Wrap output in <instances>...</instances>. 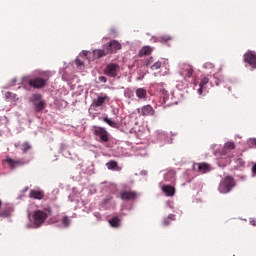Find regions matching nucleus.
I'll return each instance as SVG.
<instances>
[{
    "instance_id": "1",
    "label": "nucleus",
    "mask_w": 256,
    "mask_h": 256,
    "mask_svg": "<svg viewBox=\"0 0 256 256\" xmlns=\"http://www.w3.org/2000/svg\"><path fill=\"white\" fill-rule=\"evenodd\" d=\"M51 217V209L49 207H46L42 210H36L33 213V229H39L41 225L47 221V218Z\"/></svg>"
},
{
    "instance_id": "2",
    "label": "nucleus",
    "mask_w": 256,
    "mask_h": 256,
    "mask_svg": "<svg viewBox=\"0 0 256 256\" xmlns=\"http://www.w3.org/2000/svg\"><path fill=\"white\" fill-rule=\"evenodd\" d=\"M235 187V180L231 176L225 177L219 184V193H230V191Z\"/></svg>"
},
{
    "instance_id": "3",
    "label": "nucleus",
    "mask_w": 256,
    "mask_h": 256,
    "mask_svg": "<svg viewBox=\"0 0 256 256\" xmlns=\"http://www.w3.org/2000/svg\"><path fill=\"white\" fill-rule=\"evenodd\" d=\"M193 73H195V68H193V65L189 63L179 64V75H181L185 81L192 79Z\"/></svg>"
},
{
    "instance_id": "4",
    "label": "nucleus",
    "mask_w": 256,
    "mask_h": 256,
    "mask_svg": "<svg viewBox=\"0 0 256 256\" xmlns=\"http://www.w3.org/2000/svg\"><path fill=\"white\" fill-rule=\"evenodd\" d=\"M109 101H111V97H109L107 94H100L96 99L92 101L90 109L95 111L96 109H99V107H103L105 103H109Z\"/></svg>"
},
{
    "instance_id": "5",
    "label": "nucleus",
    "mask_w": 256,
    "mask_h": 256,
    "mask_svg": "<svg viewBox=\"0 0 256 256\" xmlns=\"http://www.w3.org/2000/svg\"><path fill=\"white\" fill-rule=\"evenodd\" d=\"M31 102L34 105L36 113H40V111H43L45 109L46 102L45 100H43V96H41V94H33Z\"/></svg>"
},
{
    "instance_id": "6",
    "label": "nucleus",
    "mask_w": 256,
    "mask_h": 256,
    "mask_svg": "<svg viewBox=\"0 0 256 256\" xmlns=\"http://www.w3.org/2000/svg\"><path fill=\"white\" fill-rule=\"evenodd\" d=\"M94 136L101 141V143H108L109 141V132L103 127H94L93 130Z\"/></svg>"
},
{
    "instance_id": "7",
    "label": "nucleus",
    "mask_w": 256,
    "mask_h": 256,
    "mask_svg": "<svg viewBox=\"0 0 256 256\" xmlns=\"http://www.w3.org/2000/svg\"><path fill=\"white\" fill-rule=\"evenodd\" d=\"M244 62L252 69H256V52L248 50L243 56Z\"/></svg>"
},
{
    "instance_id": "8",
    "label": "nucleus",
    "mask_w": 256,
    "mask_h": 256,
    "mask_svg": "<svg viewBox=\"0 0 256 256\" xmlns=\"http://www.w3.org/2000/svg\"><path fill=\"white\" fill-rule=\"evenodd\" d=\"M104 49L107 51L108 55L111 53H116L121 50V43L117 40H111L110 42L104 44Z\"/></svg>"
},
{
    "instance_id": "9",
    "label": "nucleus",
    "mask_w": 256,
    "mask_h": 256,
    "mask_svg": "<svg viewBox=\"0 0 256 256\" xmlns=\"http://www.w3.org/2000/svg\"><path fill=\"white\" fill-rule=\"evenodd\" d=\"M162 99L166 107H171V105H177L175 96L173 94H169V92L165 89H162Z\"/></svg>"
},
{
    "instance_id": "10",
    "label": "nucleus",
    "mask_w": 256,
    "mask_h": 256,
    "mask_svg": "<svg viewBox=\"0 0 256 256\" xmlns=\"http://www.w3.org/2000/svg\"><path fill=\"white\" fill-rule=\"evenodd\" d=\"M137 113L142 115V117H153V115H155V109H153V106L148 104L137 108Z\"/></svg>"
},
{
    "instance_id": "11",
    "label": "nucleus",
    "mask_w": 256,
    "mask_h": 256,
    "mask_svg": "<svg viewBox=\"0 0 256 256\" xmlns=\"http://www.w3.org/2000/svg\"><path fill=\"white\" fill-rule=\"evenodd\" d=\"M193 170L197 171L200 175H205V173H209L211 171V165L202 162V163H194Z\"/></svg>"
},
{
    "instance_id": "12",
    "label": "nucleus",
    "mask_w": 256,
    "mask_h": 256,
    "mask_svg": "<svg viewBox=\"0 0 256 256\" xmlns=\"http://www.w3.org/2000/svg\"><path fill=\"white\" fill-rule=\"evenodd\" d=\"M122 201H135L137 199V192L133 190H122L120 192Z\"/></svg>"
},
{
    "instance_id": "13",
    "label": "nucleus",
    "mask_w": 256,
    "mask_h": 256,
    "mask_svg": "<svg viewBox=\"0 0 256 256\" xmlns=\"http://www.w3.org/2000/svg\"><path fill=\"white\" fill-rule=\"evenodd\" d=\"M119 71L120 67L118 64L110 63L106 66L105 75H107V77H115Z\"/></svg>"
},
{
    "instance_id": "14",
    "label": "nucleus",
    "mask_w": 256,
    "mask_h": 256,
    "mask_svg": "<svg viewBox=\"0 0 256 256\" xmlns=\"http://www.w3.org/2000/svg\"><path fill=\"white\" fill-rule=\"evenodd\" d=\"M5 163L9 165L10 169H17V167H21L22 165H27V163H29V160H26V161L13 160V158L7 157L5 159Z\"/></svg>"
},
{
    "instance_id": "15",
    "label": "nucleus",
    "mask_w": 256,
    "mask_h": 256,
    "mask_svg": "<svg viewBox=\"0 0 256 256\" xmlns=\"http://www.w3.org/2000/svg\"><path fill=\"white\" fill-rule=\"evenodd\" d=\"M30 87H34V89H42L45 85H47V80L37 77L29 80Z\"/></svg>"
},
{
    "instance_id": "16",
    "label": "nucleus",
    "mask_w": 256,
    "mask_h": 256,
    "mask_svg": "<svg viewBox=\"0 0 256 256\" xmlns=\"http://www.w3.org/2000/svg\"><path fill=\"white\" fill-rule=\"evenodd\" d=\"M176 172L175 170H168L164 174V181L167 183H175Z\"/></svg>"
},
{
    "instance_id": "17",
    "label": "nucleus",
    "mask_w": 256,
    "mask_h": 256,
    "mask_svg": "<svg viewBox=\"0 0 256 256\" xmlns=\"http://www.w3.org/2000/svg\"><path fill=\"white\" fill-rule=\"evenodd\" d=\"M106 167L109 169V171H121V169H123L115 160H110L107 162Z\"/></svg>"
},
{
    "instance_id": "18",
    "label": "nucleus",
    "mask_w": 256,
    "mask_h": 256,
    "mask_svg": "<svg viewBox=\"0 0 256 256\" xmlns=\"http://www.w3.org/2000/svg\"><path fill=\"white\" fill-rule=\"evenodd\" d=\"M163 193H165L166 197H173L175 195V187L170 185H163L161 187Z\"/></svg>"
},
{
    "instance_id": "19",
    "label": "nucleus",
    "mask_w": 256,
    "mask_h": 256,
    "mask_svg": "<svg viewBox=\"0 0 256 256\" xmlns=\"http://www.w3.org/2000/svg\"><path fill=\"white\" fill-rule=\"evenodd\" d=\"M29 197L31 199H43L45 197V192L41 191V190H30V194Z\"/></svg>"
},
{
    "instance_id": "20",
    "label": "nucleus",
    "mask_w": 256,
    "mask_h": 256,
    "mask_svg": "<svg viewBox=\"0 0 256 256\" xmlns=\"http://www.w3.org/2000/svg\"><path fill=\"white\" fill-rule=\"evenodd\" d=\"M108 223L110 227H113L114 229H119V227H121V219L118 218V216H114L111 219H109Z\"/></svg>"
},
{
    "instance_id": "21",
    "label": "nucleus",
    "mask_w": 256,
    "mask_h": 256,
    "mask_svg": "<svg viewBox=\"0 0 256 256\" xmlns=\"http://www.w3.org/2000/svg\"><path fill=\"white\" fill-rule=\"evenodd\" d=\"M209 83V78L204 77L201 79L199 83V88L197 89L198 95H203V91H205V85Z\"/></svg>"
},
{
    "instance_id": "22",
    "label": "nucleus",
    "mask_w": 256,
    "mask_h": 256,
    "mask_svg": "<svg viewBox=\"0 0 256 256\" xmlns=\"http://www.w3.org/2000/svg\"><path fill=\"white\" fill-rule=\"evenodd\" d=\"M102 121L106 123V125H109V127H112L113 129H117L119 127V124L113 120V118H109L107 116L102 118Z\"/></svg>"
},
{
    "instance_id": "23",
    "label": "nucleus",
    "mask_w": 256,
    "mask_h": 256,
    "mask_svg": "<svg viewBox=\"0 0 256 256\" xmlns=\"http://www.w3.org/2000/svg\"><path fill=\"white\" fill-rule=\"evenodd\" d=\"M171 39H173V38L169 35L152 37V40L154 41V43H167V41H171Z\"/></svg>"
},
{
    "instance_id": "24",
    "label": "nucleus",
    "mask_w": 256,
    "mask_h": 256,
    "mask_svg": "<svg viewBox=\"0 0 256 256\" xmlns=\"http://www.w3.org/2000/svg\"><path fill=\"white\" fill-rule=\"evenodd\" d=\"M93 55L94 59H101V57H105L106 55H109V53H107V50L104 48L93 50Z\"/></svg>"
},
{
    "instance_id": "25",
    "label": "nucleus",
    "mask_w": 256,
    "mask_h": 256,
    "mask_svg": "<svg viewBox=\"0 0 256 256\" xmlns=\"http://www.w3.org/2000/svg\"><path fill=\"white\" fill-rule=\"evenodd\" d=\"M153 48L151 46H144L138 53L139 57H145V55H151Z\"/></svg>"
},
{
    "instance_id": "26",
    "label": "nucleus",
    "mask_w": 256,
    "mask_h": 256,
    "mask_svg": "<svg viewBox=\"0 0 256 256\" xmlns=\"http://www.w3.org/2000/svg\"><path fill=\"white\" fill-rule=\"evenodd\" d=\"M136 97L138 99H147V90L145 88L136 89Z\"/></svg>"
},
{
    "instance_id": "27",
    "label": "nucleus",
    "mask_w": 256,
    "mask_h": 256,
    "mask_svg": "<svg viewBox=\"0 0 256 256\" xmlns=\"http://www.w3.org/2000/svg\"><path fill=\"white\" fill-rule=\"evenodd\" d=\"M233 149H235V142L229 141L224 144L225 151H233Z\"/></svg>"
},
{
    "instance_id": "28",
    "label": "nucleus",
    "mask_w": 256,
    "mask_h": 256,
    "mask_svg": "<svg viewBox=\"0 0 256 256\" xmlns=\"http://www.w3.org/2000/svg\"><path fill=\"white\" fill-rule=\"evenodd\" d=\"M203 69H206L207 71H209L210 73H212V71L215 69V64L211 63V62H206L203 65Z\"/></svg>"
},
{
    "instance_id": "29",
    "label": "nucleus",
    "mask_w": 256,
    "mask_h": 256,
    "mask_svg": "<svg viewBox=\"0 0 256 256\" xmlns=\"http://www.w3.org/2000/svg\"><path fill=\"white\" fill-rule=\"evenodd\" d=\"M6 99H11V101H19V98H17V95L12 92H6L5 93Z\"/></svg>"
},
{
    "instance_id": "30",
    "label": "nucleus",
    "mask_w": 256,
    "mask_h": 256,
    "mask_svg": "<svg viewBox=\"0 0 256 256\" xmlns=\"http://www.w3.org/2000/svg\"><path fill=\"white\" fill-rule=\"evenodd\" d=\"M30 149H32V146L30 145L29 142H24L22 144V152L23 153H27V151H30Z\"/></svg>"
},
{
    "instance_id": "31",
    "label": "nucleus",
    "mask_w": 256,
    "mask_h": 256,
    "mask_svg": "<svg viewBox=\"0 0 256 256\" xmlns=\"http://www.w3.org/2000/svg\"><path fill=\"white\" fill-rule=\"evenodd\" d=\"M169 220L175 221V214H170L167 218H165L163 224L165 226L169 225L171 223Z\"/></svg>"
},
{
    "instance_id": "32",
    "label": "nucleus",
    "mask_w": 256,
    "mask_h": 256,
    "mask_svg": "<svg viewBox=\"0 0 256 256\" xmlns=\"http://www.w3.org/2000/svg\"><path fill=\"white\" fill-rule=\"evenodd\" d=\"M124 97H126V99H132V97H133V90L127 88L124 91Z\"/></svg>"
},
{
    "instance_id": "33",
    "label": "nucleus",
    "mask_w": 256,
    "mask_h": 256,
    "mask_svg": "<svg viewBox=\"0 0 256 256\" xmlns=\"http://www.w3.org/2000/svg\"><path fill=\"white\" fill-rule=\"evenodd\" d=\"M62 225H63L64 227H69V225H71V220L69 219L68 216H64V217L62 218Z\"/></svg>"
},
{
    "instance_id": "34",
    "label": "nucleus",
    "mask_w": 256,
    "mask_h": 256,
    "mask_svg": "<svg viewBox=\"0 0 256 256\" xmlns=\"http://www.w3.org/2000/svg\"><path fill=\"white\" fill-rule=\"evenodd\" d=\"M161 65H162L161 61L155 62V63L151 66L152 71H157L158 69H161Z\"/></svg>"
},
{
    "instance_id": "35",
    "label": "nucleus",
    "mask_w": 256,
    "mask_h": 256,
    "mask_svg": "<svg viewBox=\"0 0 256 256\" xmlns=\"http://www.w3.org/2000/svg\"><path fill=\"white\" fill-rule=\"evenodd\" d=\"M220 83H221V80H220L219 78H217V77L214 76V77H213V80L211 81L212 87H214V85L219 86Z\"/></svg>"
},
{
    "instance_id": "36",
    "label": "nucleus",
    "mask_w": 256,
    "mask_h": 256,
    "mask_svg": "<svg viewBox=\"0 0 256 256\" xmlns=\"http://www.w3.org/2000/svg\"><path fill=\"white\" fill-rule=\"evenodd\" d=\"M236 165H238V167H244L245 162L243 161V158L236 159Z\"/></svg>"
},
{
    "instance_id": "37",
    "label": "nucleus",
    "mask_w": 256,
    "mask_h": 256,
    "mask_svg": "<svg viewBox=\"0 0 256 256\" xmlns=\"http://www.w3.org/2000/svg\"><path fill=\"white\" fill-rule=\"evenodd\" d=\"M250 147H254L256 148V138H251L249 141H248Z\"/></svg>"
},
{
    "instance_id": "38",
    "label": "nucleus",
    "mask_w": 256,
    "mask_h": 256,
    "mask_svg": "<svg viewBox=\"0 0 256 256\" xmlns=\"http://www.w3.org/2000/svg\"><path fill=\"white\" fill-rule=\"evenodd\" d=\"M113 200L112 196H107L104 200H103V205H107V203H110V201Z\"/></svg>"
},
{
    "instance_id": "39",
    "label": "nucleus",
    "mask_w": 256,
    "mask_h": 256,
    "mask_svg": "<svg viewBox=\"0 0 256 256\" xmlns=\"http://www.w3.org/2000/svg\"><path fill=\"white\" fill-rule=\"evenodd\" d=\"M75 63L77 67H82V65H84L83 61H81L79 58H76Z\"/></svg>"
},
{
    "instance_id": "40",
    "label": "nucleus",
    "mask_w": 256,
    "mask_h": 256,
    "mask_svg": "<svg viewBox=\"0 0 256 256\" xmlns=\"http://www.w3.org/2000/svg\"><path fill=\"white\" fill-rule=\"evenodd\" d=\"M0 217H3V218L9 217V212L8 211H1L0 212Z\"/></svg>"
},
{
    "instance_id": "41",
    "label": "nucleus",
    "mask_w": 256,
    "mask_h": 256,
    "mask_svg": "<svg viewBox=\"0 0 256 256\" xmlns=\"http://www.w3.org/2000/svg\"><path fill=\"white\" fill-rule=\"evenodd\" d=\"M98 79L101 83H107V77L105 76H100Z\"/></svg>"
},
{
    "instance_id": "42",
    "label": "nucleus",
    "mask_w": 256,
    "mask_h": 256,
    "mask_svg": "<svg viewBox=\"0 0 256 256\" xmlns=\"http://www.w3.org/2000/svg\"><path fill=\"white\" fill-rule=\"evenodd\" d=\"M151 63H153V57H150V58L146 61V67H149V65H151Z\"/></svg>"
},
{
    "instance_id": "43",
    "label": "nucleus",
    "mask_w": 256,
    "mask_h": 256,
    "mask_svg": "<svg viewBox=\"0 0 256 256\" xmlns=\"http://www.w3.org/2000/svg\"><path fill=\"white\" fill-rule=\"evenodd\" d=\"M229 163H231V160L229 158H225V163L224 165H229Z\"/></svg>"
},
{
    "instance_id": "44",
    "label": "nucleus",
    "mask_w": 256,
    "mask_h": 256,
    "mask_svg": "<svg viewBox=\"0 0 256 256\" xmlns=\"http://www.w3.org/2000/svg\"><path fill=\"white\" fill-rule=\"evenodd\" d=\"M250 225H253V227H255V226H256V221H255V219L250 220Z\"/></svg>"
},
{
    "instance_id": "45",
    "label": "nucleus",
    "mask_w": 256,
    "mask_h": 256,
    "mask_svg": "<svg viewBox=\"0 0 256 256\" xmlns=\"http://www.w3.org/2000/svg\"><path fill=\"white\" fill-rule=\"evenodd\" d=\"M87 51H82V55H84L85 57H87Z\"/></svg>"
},
{
    "instance_id": "46",
    "label": "nucleus",
    "mask_w": 256,
    "mask_h": 256,
    "mask_svg": "<svg viewBox=\"0 0 256 256\" xmlns=\"http://www.w3.org/2000/svg\"><path fill=\"white\" fill-rule=\"evenodd\" d=\"M159 85H160L161 87H163V85H165V83L162 82V83H160Z\"/></svg>"
},
{
    "instance_id": "47",
    "label": "nucleus",
    "mask_w": 256,
    "mask_h": 256,
    "mask_svg": "<svg viewBox=\"0 0 256 256\" xmlns=\"http://www.w3.org/2000/svg\"><path fill=\"white\" fill-rule=\"evenodd\" d=\"M222 161H223V158H220L219 163H221Z\"/></svg>"
},
{
    "instance_id": "48",
    "label": "nucleus",
    "mask_w": 256,
    "mask_h": 256,
    "mask_svg": "<svg viewBox=\"0 0 256 256\" xmlns=\"http://www.w3.org/2000/svg\"><path fill=\"white\" fill-rule=\"evenodd\" d=\"M28 217H31V213L30 212H28Z\"/></svg>"
},
{
    "instance_id": "49",
    "label": "nucleus",
    "mask_w": 256,
    "mask_h": 256,
    "mask_svg": "<svg viewBox=\"0 0 256 256\" xmlns=\"http://www.w3.org/2000/svg\"><path fill=\"white\" fill-rule=\"evenodd\" d=\"M64 105H67V102L64 101Z\"/></svg>"
}]
</instances>
